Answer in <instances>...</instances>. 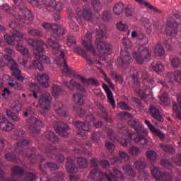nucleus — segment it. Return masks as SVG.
Here are the masks:
<instances>
[{
	"instance_id": "1",
	"label": "nucleus",
	"mask_w": 181,
	"mask_h": 181,
	"mask_svg": "<svg viewBox=\"0 0 181 181\" xmlns=\"http://www.w3.org/2000/svg\"><path fill=\"white\" fill-rule=\"evenodd\" d=\"M28 145H30V141L28 139H21L20 141L14 144L11 148V151L20 156H23V158H28L32 163H36V162L40 160L39 168L40 170H43V164H42L45 160L43 156L40 154L36 156V148L33 147L25 149V147Z\"/></svg>"
},
{
	"instance_id": "2",
	"label": "nucleus",
	"mask_w": 181,
	"mask_h": 181,
	"mask_svg": "<svg viewBox=\"0 0 181 181\" xmlns=\"http://www.w3.org/2000/svg\"><path fill=\"white\" fill-rule=\"evenodd\" d=\"M128 125L139 134L136 137H134V133H129V131L127 129V127L122 124H117V129L122 132L124 135L127 134L129 138L135 142V144H140V145H146L148 144V133L144 132V127L136 120H129L127 122Z\"/></svg>"
},
{
	"instance_id": "3",
	"label": "nucleus",
	"mask_w": 181,
	"mask_h": 181,
	"mask_svg": "<svg viewBox=\"0 0 181 181\" xmlns=\"http://www.w3.org/2000/svg\"><path fill=\"white\" fill-rule=\"evenodd\" d=\"M47 44L55 56L57 54H59L60 56L59 58H57V64L59 66L62 74L69 76V77H74L76 76V71L69 68L67 65V62H66L67 57H66L62 50H60V44L52 37L47 40Z\"/></svg>"
},
{
	"instance_id": "4",
	"label": "nucleus",
	"mask_w": 181,
	"mask_h": 181,
	"mask_svg": "<svg viewBox=\"0 0 181 181\" xmlns=\"http://www.w3.org/2000/svg\"><path fill=\"white\" fill-rule=\"evenodd\" d=\"M35 60L33 61V63L30 62V61L25 59H20L18 60L21 66H23L25 67V69H38L40 71H43L45 70V66H43V64L40 62V59L44 61L46 64H50V57L43 54L40 55L37 53L33 54Z\"/></svg>"
},
{
	"instance_id": "5",
	"label": "nucleus",
	"mask_w": 181,
	"mask_h": 181,
	"mask_svg": "<svg viewBox=\"0 0 181 181\" xmlns=\"http://www.w3.org/2000/svg\"><path fill=\"white\" fill-rule=\"evenodd\" d=\"M35 8L42 9L45 8L49 12H62L63 4L57 2L56 0H28Z\"/></svg>"
},
{
	"instance_id": "6",
	"label": "nucleus",
	"mask_w": 181,
	"mask_h": 181,
	"mask_svg": "<svg viewBox=\"0 0 181 181\" xmlns=\"http://www.w3.org/2000/svg\"><path fill=\"white\" fill-rule=\"evenodd\" d=\"M76 13L78 16V18H76V21L77 22H78L81 26H84V24L83 23V21L81 20V18L84 21L92 22V23H94V25L97 24L100 19L99 14L97 15L96 18L94 17V15L93 14V11L90 8H83V9L78 8L76 9Z\"/></svg>"
},
{
	"instance_id": "7",
	"label": "nucleus",
	"mask_w": 181,
	"mask_h": 181,
	"mask_svg": "<svg viewBox=\"0 0 181 181\" xmlns=\"http://www.w3.org/2000/svg\"><path fill=\"white\" fill-rule=\"evenodd\" d=\"M39 149L42 151L49 159H54L58 163H63V162H64V156L62 154L57 155V148H56V146L50 144H42L39 146Z\"/></svg>"
},
{
	"instance_id": "8",
	"label": "nucleus",
	"mask_w": 181,
	"mask_h": 181,
	"mask_svg": "<svg viewBox=\"0 0 181 181\" xmlns=\"http://www.w3.org/2000/svg\"><path fill=\"white\" fill-rule=\"evenodd\" d=\"M152 52L148 47H138L137 50L133 52V58L138 64H143L146 60H151Z\"/></svg>"
},
{
	"instance_id": "9",
	"label": "nucleus",
	"mask_w": 181,
	"mask_h": 181,
	"mask_svg": "<svg viewBox=\"0 0 181 181\" xmlns=\"http://www.w3.org/2000/svg\"><path fill=\"white\" fill-rule=\"evenodd\" d=\"M42 26L46 30H51L52 32L51 37H54L56 40H60V37L66 34V30L56 24L45 22L42 23Z\"/></svg>"
},
{
	"instance_id": "10",
	"label": "nucleus",
	"mask_w": 181,
	"mask_h": 181,
	"mask_svg": "<svg viewBox=\"0 0 181 181\" xmlns=\"http://www.w3.org/2000/svg\"><path fill=\"white\" fill-rule=\"evenodd\" d=\"M4 57L5 60L8 62V65L10 69L12 71V76L16 77L18 81L23 83L25 78L21 74L22 71L19 69V66H18V63H16V62H15V60H13L12 57H10L8 55H4Z\"/></svg>"
},
{
	"instance_id": "11",
	"label": "nucleus",
	"mask_w": 181,
	"mask_h": 181,
	"mask_svg": "<svg viewBox=\"0 0 181 181\" xmlns=\"http://www.w3.org/2000/svg\"><path fill=\"white\" fill-rule=\"evenodd\" d=\"M90 176L91 179L96 181H103L104 179H107L108 181H117V177H115L112 173H110L109 175H107V173H102V171L98 169L90 170Z\"/></svg>"
},
{
	"instance_id": "12",
	"label": "nucleus",
	"mask_w": 181,
	"mask_h": 181,
	"mask_svg": "<svg viewBox=\"0 0 181 181\" xmlns=\"http://www.w3.org/2000/svg\"><path fill=\"white\" fill-rule=\"evenodd\" d=\"M4 39L10 46H15V42L22 43V39L26 40V36L25 34L19 33V31H13L12 35L9 34L4 35Z\"/></svg>"
},
{
	"instance_id": "13",
	"label": "nucleus",
	"mask_w": 181,
	"mask_h": 181,
	"mask_svg": "<svg viewBox=\"0 0 181 181\" xmlns=\"http://www.w3.org/2000/svg\"><path fill=\"white\" fill-rule=\"evenodd\" d=\"M121 57L117 59L119 69H127L132 63L131 53L127 49H122L120 52Z\"/></svg>"
},
{
	"instance_id": "14",
	"label": "nucleus",
	"mask_w": 181,
	"mask_h": 181,
	"mask_svg": "<svg viewBox=\"0 0 181 181\" xmlns=\"http://www.w3.org/2000/svg\"><path fill=\"white\" fill-rule=\"evenodd\" d=\"M0 11H2L8 16H13L16 21H21V13L15 6L11 7L8 4H4L0 6Z\"/></svg>"
},
{
	"instance_id": "15",
	"label": "nucleus",
	"mask_w": 181,
	"mask_h": 181,
	"mask_svg": "<svg viewBox=\"0 0 181 181\" xmlns=\"http://www.w3.org/2000/svg\"><path fill=\"white\" fill-rule=\"evenodd\" d=\"M52 98L50 93L47 92L42 93L39 98L38 104L42 111H47L50 110V107L52 105Z\"/></svg>"
},
{
	"instance_id": "16",
	"label": "nucleus",
	"mask_w": 181,
	"mask_h": 181,
	"mask_svg": "<svg viewBox=\"0 0 181 181\" xmlns=\"http://www.w3.org/2000/svg\"><path fill=\"white\" fill-rule=\"evenodd\" d=\"M151 175L156 180L172 181V174L168 173H162L160 168L153 167L151 170Z\"/></svg>"
},
{
	"instance_id": "17",
	"label": "nucleus",
	"mask_w": 181,
	"mask_h": 181,
	"mask_svg": "<svg viewBox=\"0 0 181 181\" xmlns=\"http://www.w3.org/2000/svg\"><path fill=\"white\" fill-rule=\"evenodd\" d=\"M28 129L31 134H39L40 130L37 129L42 125V121L35 117H29L27 120Z\"/></svg>"
},
{
	"instance_id": "18",
	"label": "nucleus",
	"mask_w": 181,
	"mask_h": 181,
	"mask_svg": "<svg viewBox=\"0 0 181 181\" xmlns=\"http://www.w3.org/2000/svg\"><path fill=\"white\" fill-rule=\"evenodd\" d=\"M85 39H86V40H82V45L83 47H85L87 52H90V53H92L93 56H95V54H97V51H95V48L94 47V45H93V43L91 42V40H93V33L88 32L85 35Z\"/></svg>"
},
{
	"instance_id": "19",
	"label": "nucleus",
	"mask_w": 181,
	"mask_h": 181,
	"mask_svg": "<svg viewBox=\"0 0 181 181\" xmlns=\"http://www.w3.org/2000/svg\"><path fill=\"white\" fill-rule=\"evenodd\" d=\"M181 29V24H179L177 21H168L165 33L168 36H176L177 35V28Z\"/></svg>"
},
{
	"instance_id": "20",
	"label": "nucleus",
	"mask_w": 181,
	"mask_h": 181,
	"mask_svg": "<svg viewBox=\"0 0 181 181\" xmlns=\"http://www.w3.org/2000/svg\"><path fill=\"white\" fill-rule=\"evenodd\" d=\"M106 134L110 139V141H112L113 142H115V141H117L122 146H124V148H127L128 146V140L127 139H121L119 137H116L115 135H114V131L110 128H107Z\"/></svg>"
},
{
	"instance_id": "21",
	"label": "nucleus",
	"mask_w": 181,
	"mask_h": 181,
	"mask_svg": "<svg viewBox=\"0 0 181 181\" xmlns=\"http://www.w3.org/2000/svg\"><path fill=\"white\" fill-rule=\"evenodd\" d=\"M19 11L22 13V15H21V20H17L20 23H25L26 21H33V14L28 8L20 7Z\"/></svg>"
},
{
	"instance_id": "22",
	"label": "nucleus",
	"mask_w": 181,
	"mask_h": 181,
	"mask_svg": "<svg viewBox=\"0 0 181 181\" xmlns=\"http://www.w3.org/2000/svg\"><path fill=\"white\" fill-rule=\"evenodd\" d=\"M15 125L9 122L5 115H0V128L3 131H12Z\"/></svg>"
},
{
	"instance_id": "23",
	"label": "nucleus",
	"mask_w": 181,
	"mask_h": 181,
	"mask_svg": "<svg viewBox=\"0 0 181 181\" xmlns=\"http://www.w3.org/2000/svg\"><path fill=\"white\" fill-rule=\"evenodd\" d=\"M132 79L134 80V84L136 93L141 97V98H146L148 97V95H146V93L142 92V89L139 88L141 87V83H139V81H138V72H136V74H133L132 75Z\"/></svg>"
},
{
	"instance_id": "24",
	"label": "nucleus",
	"mask_w": 181,
	"mask_h": 181,
	"mask_svg": "<svg viewBox=\"0 0 181 181\" xmlns=\"http://www.w3.org/2000/svg\"><path fill=\"white\" fill-rule=\"evenodd\" d=\"M57 134H59L60 136H69V131H70V127L66 123L59 122L57 127H55Z\"/></svg>"
},
{
	"instance_id": "25",
	"label": "nucleus",
	"mask_w": 181,
	"mask_h": 181,
	"mask_svg": "<svg viewBox=\"0 0 181 181\" xmlns=\"http://www.w3.org/2000/svg\"><path fill=\"white\" fill-rule=\"evenodd\" d=\"M36 80L38 81L40 86L45 88H49V87H50V84L49 83L50 77L49 76V74L46 73L38 74L36 76Z\"/></svg>"
},
{
	"instance_id": "26",
	"label": "nucleus",
	"mask_w": 181,
	"mask_h": 181,
	"mask_svg": "<svg viewBox=\"0 0 181 181\" xmlns=\"http://www.w3.org/2000/svg\"><path fill=\"white\" fill-rule=\"evenodd\" d=\"M54 110L59 117H67L69 115V112L64 110V105L62 101L56 100L54 103Z\"/></svg>"
},
{
	"instance_id": "27",
	"label": "nucleus",
	"mask_w": 181,
	"mask_h": 181,
	"mask_svg": "<svg viewBox=\"0 0 181 181\" xmlns=\"http://www.w3.org/2000/svg\"><path fill=\"white\" fill-rule=\"evenodd\" d=\"M98 50L102 54H110L112 50V46L110 43L105 42H100L97 45Z\"/></svg>"
},
{
	"instance_id": "28",
	"label": "nucleus",
	"mask_w": 181,
	"mask_h": 181,
	"mask_svg": "<svg viewBox=\"0 0 181 181\" xmlns=\"http://www.w3.org/2000/svg\"><path fill=\"white\" fill-rule=\"evenodd\" d=\"M74 52L75 53H77V54L82 56V57H83V59H85V60L86 61L88 66H93L94 64L91 57L87 54V52H86V50H84L83 47H77L74 48Z\"/></svg>"
},
{
	"instance_id": "29",
	"label": "nucleus",
	"mask_w": 181,
	"mask_h": 181,
	"mask_svg": "<svg viewBox=\"0 0 181 181\" xmlns=\"http://www.w3.org/2000/svg\"><path fill=\"white\" fill-rule=\"evenodd\" d=\"M150 114L154 119L158 121V122H163V117L160 115L159 109L156 106L152 105L149 107Z\"/></svg>"
},
{
	"instance_id": "30",
	"label": "nucleus",
	"mask_w": 181,
	"mask_h": 181,
	"mask_svg": "<svg viewBox=\"0 0 181 181\" xmlns=\"http://www.w3.org/2000/svg\"><path fill=\"white\" fill-rule=\"evenodd\" d=\"M66 170L69 173H77L78 172L76 162L70 157L66 158Z\"/></svg>"
},
{
	"instance_id": "31",
	"label": "nucleus",
	"mask_w": 181,
	"mask_h": 181,
	"mask_svg": "<svg viewBox=\"0 0 181 181\" xmlns=\"http://www.w3.org/2000/svg\"><path fill=\"white\" fill-rule=\"evenodd\" d=\"M63 83L64 86H66V87H68L69 90H74V87H76V88L79 90L81 93H86V88L81 86L80 83L75 82L74 80H71L69 83V81H64Z\"/></svg>"
},
{
	"instance_id": "32",
	"label": "nucleus",
	"mask_w": 181,
	"mask_h": 181,
	"mask_svg": "<svg viewBox=\"0 0 181 181\" xmlns=\"http://www.w3.org/2000/svg\"><path fill=\"white\" fill-rule=\"evenodd\" d=\"M103 87L107 97L108 103L110 104L112 108H115V100L114 99V94H112L111 89H110V87H108V86L106 84H103Z\"/></svg>"
},
{
	"instance_id": "33",
	"label": "nucleus",
	"mask_w": 181,
	"mask_h": 181,
	"mask_svg": "<svg viewBox=\"0 0 181 181\" xmlns=\"http://www.w3.org/2000/svg\"><path fill=\"white\" fill-rule=\"evenodd\" d=\"M73 124L77 129H82V131H85L86 132H90V130L91 129V124L86 122H83L81 121L74 122Z\"/></svg>"
},
{
	"instance_id": "34",
	"label": "nucleus",
	"mask_w": 181,
	"mask_h": 181,
	"mask_svg": "<svg viewBox=\"0 0 181 181\" xmlns=\"http://www.w3.org/2000/svg\"><path fill=\"white\" fill-rule=\"evenodd\" d=\"M23 39H21V43H18L16 45V49L17 52H19L21 54L25 56V57H29V49L23 46Z\"/></svg>"
},
{
	"instance_id": "35",
	"label": "nucleus",
	"mask_w": 181,
	"mask_h": 181,
	"mask_svg": "<svg viewBox=\"0 0 181 181\" xmlns=\"http://www.w3.org/2000/svg\"><path fill=\"white\" fill-rule=\"evenodd\" d=\"M97 106H98V108H99V110H100V111L102 112L103 119H105V121H106V122L112 124V122H113L112 117L108 116V112H107V110H105V107H103L100 103H98L97 105Z\"/></svg>"
},
{
	"instance_id": "36",
	"label": "nucleus",
	"mask_w": 181,
	"mask_h": 181,
	"mask_svg": "<svg viewBox=\"0 0 181 181\" xmlns=\"http://www.w3.org/2000/svg\"><path fill=\"white\" fill-rule=\"evenodd\" d=\"M44 136L47 139H48V141L52 142V144H59V137L54 134V132L52 131H47L44 134Z\"/></svg>"
},
{
	"instance_id": "37",
	"label": "nucleus",
	"mask_w": 181,
	"mask_h": 181,
	"mask_svg": "<svg viewBox=\"0 0 181 181\" xmlns=\"http://www.w3.org/2000/svg\"><path fill=\"white\" fill-rule=\"evenodd\" d=\"M5 112L6 115L11 119V121H13V122H19L21 121V117L10 109H6Z\"/></svg>"
},
{
	"instance_id": "38",
	"label": "nucleus",
	"mask_w": 181,
	"mask_h": 181,
	"mask_svg": "<svg viewBox=\"0 0 181 181\" xmlns=\"http://www.w3.org/2000/svg\"><path fill=\"white\" fill-rule=\"evenodd\" d=\"M146 156L150 162H156L158 160V153L152 149H149L146 152Z\"/></svg>"
},
{
	"instance_id": "39",
	"label": "nucleus",
	"mask_w": 181,
	"mask_h": 181,
	"mask_svg": "<svg viewBox=\"0 0 181 181\" xmlns=\"http://www.w3.org/2000/svg\"><path fill=\"white\" fill-rule=\"evenodd\" d=\"M46 46V42L43 40H36V45L34 48V50H36L37 53H45V47Z\"/></svg>"
},
{
	"instance_id": "40",
	"label": "nucleus",
	"mask_w": 181,
	"mask_h": 181,
	"mask_svg": "<svg viewBox=\"0 0 181 181\" xmlns=\"http://www.w3.org/2000/svg\"><path fill=\"white\" fill-rule=\"evenodd\" d=\"M150 69L154 70L156 73H162V71L165 70V66L160 62H157L156 64L155 62H153L150 66Z\"/></svg>"
},
{
	"instance_id": "41",
	"label": "nucleus",
	"mask_w": 181,
	"mask_h": 181,
	"mask_svg": "<svg viewBox=\"0 0 181 181\" xmlns=\"http://www.w3.org/2000/svg\"><path fill=\"white\" fill-rule=\"evenodd\" d=\"M154 54L158 57H162L165 55V48L161 44H157L154 49Z\"/></svg>"
},
{
	"instance_id": "42",
	"label": "nucleus",
	"mask_w": 181,
	"mask_h": 181,
	"mask_svg": "<svg viewBox=\"0 0 181 181\" xmlns=\"http://www.w3.org/2000/svg\"><path fill=\"white\" fill-rule=\"evenodd\" d=\"M122 169H123L124 173H126L127 175V176H130L131 177H134L136 175L135 171H134V169L132 168V166L129 164L124 165L122 167Z\"/></svg>"
},
{
	"instance_id": "43",
	"label": "nucleus",
	"mask_w": 181,
	"mask_h": 181,
	"mask_svg": "<svg viewBox=\"0 0 181 181\" xmlns=\"http://www.w3.org/2000/svg\"><path fill=\"white\" fill-rule=\"evenodd\" d=\"M27 32L30 36H33L34 37H42V36H43V33L37 29L28 28Z\"/></svg>"
},
{
	"instance_id": "44",
	"label": "nucleus",
	"mask_w": 181,
	"mask_h": 181,
	"mask_svg": "<svg viewBox=\"0 0 181 181\" xmlns=\"http://www.w3.org/2000/svg\"><path fill=\"white\" fill-rule=\"evenodd\" d=\"M124 4L117 3L113 7V12L115 15H121L124 11Z\"/></svg>"
},
{
	"instance_id": "45",
	"label": "nucleus",
	"mask_w": 181,
	"mask_h": 181,
	"mask_svg": "<svg viewBox=\"0 0 181 181\" xmlns=\"http://www.w3.org/2000/svg\"><path fill=\"white\" fill-rule=\"evenodd\" d=\"M77 164L81 169H86L88 167V161L84 157H79L77 158Z\"/></svg>"
},
{
	"instance_id": "46",
	"label": "nucleus",
	"mask_w": 181,
	"mask_h": 181,
	"mask_svg": "<svg viewBox=\"0 0 181 181\" xmlns=\"http://www.w3.org/2000/svg\"><path fill=\"white\" fill-rule=\"evenodd\" d=\"M30 91H32L33 97L37 98V93L40 91V87L36 83H31L30 85Z\"/></svg>"
},
{
	"instance_id": "47",
	"label": "nucleus",
	"mask_w": 181,
	"mask_h": 181,
	"mask_svg": "<svg viewBox=\"0 0 181 181\" xmlns=\"http://www.w3.org/2000/svg\"><path fill=\"white\" fill-rule=\"evenodd\" d=\"M160 146L163 151L167 152L168 153H175L176 150L170 145L165 144H160Z\"/></svg>"
},
{
	"instance_id": "48",
	"label": "nucleus",
	"mask_w": 181,
	"mask_h": 181,
	"mask_svg": "<svg viewBox=\"0 0 181 181\" xmlns=\"http://www.w3.org/2000/svg\"><path fill=\"white\" fill-rule=\"evenodd\" d=\"M128 152L132 155V156H138L142 153L141 148L135 146L130 147L128 149Z\"/></svg>"
},
{
	"instance_id": "49",
	"label": "nucleus",
	"mask_w": 181,
	"mask_h": 181,
	"mask_svg": "<svg viewBox=\"0 0 181 181\" xmlns=\"http://www.w3.org/2000/svg\"><path fill=\"white\" fill-rule=\"evenodd\" d=\"M170 62L174 69H178L181 66V59L177 57H170Z\"/></svg>"
},
{
	"instance_id": "50",
	"label": "nucleus",
	"mask_w": 181,
	"mask_h": 181,
	"mask_svg": "<svg viewBox=\"0 0 181 181\" xmlns=\"http://www.w3.org/2000/svg\"><path fill=\"white\" fill-rule=\"evenodd\" d=\"M134 166L135 169H137V170H139V172H141V170H144V169L146 168V163L141 160H137L134 162Z\"/></svg>"
},
{
	"instance_id": "51",
	"label": "nucleus",
	"mask_w": 181,
	"mask_h": 181,
	"mask_svg": "<svg viewBox=\"0 0 181 181\" xmlns=\"http://www.w3.org/2000/svg\"><path fill=\"white\" fill-rule=\"evenodd\" d=\"M138 40L140 45L139 47H142V46H145V45H148L149 40H148V37L144 34H139L138 35Z\"/></svg>"
},
{
	"instance_id": "52",
	"label": "nucleus",
	"mask_w": 181,
	"mask_h": 181,
	"mask_svg": "<svg viewBox=\"0 0 181 181\" xmlns=\"http://www.w3.org/2000/svg\"><path fill=\"white\" fill-rule=\"evenodd\" d=\"M25 137V131L22 129H16L13 134V139H21Z\"/></svg>"
},
{
	"instance_id": "53",
	"label": "nucleus",
	"mask_w": 181,
	"mask_h": 181,
	"mask_svg": "<svg viewBox=\"0 0 181 181\" xmlns=\"http://www.w3.org/2000/svg\"><path fill=\"white\" fill-rule=\"evenodd\" d=\"M83 97H84V95L83 94H74L73 100L75 103H76V104H79V105H83L84 100H83Z\"/></svg>"
},
{
	"instance_id": "54",
	"label": "nucleus",
	"mask_w": 181,
	"mask_h": 181,
	"mask_svg": "<svg viewBox=\"0 0 181 181\" xmlns=\"http://www.w3.org/2000/svg\"><path fill=\"white\" fill-rule=\"evenodd\" d=\"M5 159H6V160H8V162H19V160L18 158H16V156L14 153L9 152L5 154Z\"/></svg>"
},
{
	"instance_id": "55",
	"label": "nucleus",
	"mask_w": 181,
	"mask_h": 181,
	"mask_svg": "<svg viewBox=\"0 0 181 181\" xmlns=\"http://www.w3.org/2000/svg\"><path fill=\"white\" fill-rule=\"evenodd\" d=\"M137 4H139L140 5H143V4L146 6V8H148V9H151V11H153L154 12H158V8L156 7L151 5L149 2L145 1L144 2V0H135Z\"/></svg>"
},
{
	"instance_id": "56",
	"label": "nucleus",
	"mask_w": 181,
	"mask_h": 181,
	"mask_svg": "<svg viewBox=\"0 0 181 181\" xmlns=\"http://www.w3.org/2000/svg\"><path fill=\"white\" fill-rule=\"evenodd\" d=\"M63 94V90L57 85L52 86V95L54 97H57L58 95H62Z\"/></svg>"
},
{
	"instance_id": "57",
	"label": "nucleus",
	"mask_w": 181,
	"mask_h": 181,
	"mask_svg": "<svg viewBox=\"0 0 181 181\" xmlns=\"http://www.w3.org/2000/svg\"><path fill=\"white\" fill-rule=\"evenodd\" d=\"M44 168L45 169H49V170H57L59 165L55 163L48 162L44 164Z\"/></svg>"
},
{
	"instance_id": "58",
	"label": "nucleus",
	"mask_w": 181,
	"mask_h": 181,
	"mask_svg": "<svg viewBox=\"0 0 181 181\" xmlns=\"http://www.w3.org/2000/svg\"><path fill=\"white\" fill-rule=\"evenodd\" d=\"M77 42L76 40V37L73 36V35H70L67 38V45L69 47H76V45Z\"/></svg>"
},
{
	"instance_id": "59",
	"label": "nucleus",
	"mask_w": 181,
	"mask_h": 181,
	"mask_svg": "<svg viewBox=\"0 0 181 181\" xmlns=\"http://www.w3.org/2000/svg\"><path fill=\"white\" fill-rule=\"evenodd\" d=\"M160 103L161 105L168 106L170 105V100H169V98L165 95H162L160 97Z\"/></svg>"
},
{
	"instance_id": "60",
	"label": "nucleus",
	"mask_w": 181,
	"mask_h": 181,
	"mask_svg": "<svg viewBox=\"0 0 181 181\" xmlns=\"http://www.w3.org/2000/svg\"><path fill=\"white\" fill-rule=\"evenodd\" d=\"M173 111L175 112L177 117L179 119H181L180 110H179V106L177 105V103L175 101L173 102Z\"/></svg>"
},
{
	"instance_id": "61",
	"label": "nucleus",
	"mask_w": 181,
	"mask_h": 181,
	"mask_svg": "<svg viewBox=\"0 0 181 181\" xmlns=\"http://www.w3.org/2000/svg\"><path fill=\"white\" fill-rule=\"evenodd\" d=\"M117 108H120V110H125L126 111H131V110H132L131 107L124 101H121L117 103Z\"/></svg>"
},
{
	"instance_id": "62",
	"label": "nucleus",
	"mask_w": 181,
	"mask_h": 181,
	"mask_svg": "<svg viewBox=\"0 0 181 181\" xmlns=\"http://www.w3.org/2000/svg\"><path fill=\"white\" fill-rule=\"evenodd\" d=\"M112 77L115 78L116 83H119V84L124 83V77L122 75L117 74V72L112 73Z\"/></svg>"
},
{
	"instance_id": "63",
	"label": "nucleus",
	"mask_w": 181,
	"mask_h": 181,
	"mask_svg": "<svg viewBox=\"0 0 181 181\" xmlns=\"http://www.w3.org/2000/svg\"><path fill=\"white\" fill-rule=\"evenodd\" d=\"M92 6L96 12L101 11L102 6L98 0H92Z\"/></svg>"
},
{
	"instance_id": "64",
	"label": "nucleus",
	"mask_w": 181,
	"mask_h": 181,
	"mask_svg": "<svg viewBox=\"0 0 181 181\" xmlns=\"http://www.w3.org/2000/svg\"><path fill=\"white\" fill-rule=\"evenodd\" d=\"M122 42L124 47L126 49H131L132 47V41L129 38H123Z\"/></svg>"
}]
</instances>
